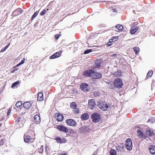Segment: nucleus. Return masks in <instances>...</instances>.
I'll return each mask as SVG.
<instances>
[{
  "label": "nucleus",
  "mask_w": 155,
  "mask_h": 155,
  "mask_svg": "<svg viewBox=\"0 0 155 155\" xmlns=\"http://www.w3.org/2000/svg\"><path fill=\"white\" fill-rule=\"evenodd\" d=\"M153 74V72L152 71H150L147 74V78L150 77Z\"/></svg>",
  "instance_id": "obj_29"
},
{
  "label": "nucleus",
  "mask_w": 155,
  "mask_h": 155,
  "mask_svg": "<svg viewBox=\"0 0 155 155\" xmlns=\"http://www.w3.org/2000/svg\"><path fill=\"white\" fill-rule=\"evenodd\" d=\"M146 134L147 135L150 136H152L153 134V133L151 130H148L146 131Z\"/></svg>",
  "instance_id": "obj_26"
},
{
  "label": "nucleus",
  "mask_w": 155,
  "mask_h": 155,
  "mask_svg": "<svg viewBox=\"0 0 155 155\" xmlns=\"http://www.w3.org/2000/svg\"><path fill=\"white\" fill-rule=\"evenodd\" d=\"M66 123L68 125L71 126H76L77 123L75 121L72 119H68L66 120Z\"/></svg>",
  "instance_id": "obj_9"
},
{
  "label": "nucleus",
  "mask_w": 155,
  "mask_h": 155,
  "mask_svg": "<svg viewBox=\"0 0 155 155\" xmlns=\"http://www.w3.org/2000/svg\"><path fill=\"white\" fill-rule=\"evenodd\" d=\"M55 140L57 143H65L66 142L65 139L64 138H61L58 137L55 138Z\"/></svg>",
  "instance_id": "obj_17"
},
{
  "label": "nucleus",
  "mask_w": 155,
  "mask_h": 155,
  "mask_svg": "<svg viewBox=\"0 0 155 155\" xmlns=\"http://www.w3.org/2000/svg\"><path fill=\"white\" fill-rule=\"evenodd\" d=\"M110 155H117V152L114 149H111L110 151Z\"/></svg>",
  "instance_id": "obj_28"
},
{
  "label": "nucleus",
  "mask_w": 155,
  "mask_h": 155,
  "mask_svg": "<svg viewBox=\"0 0 155 155\" xmlns=\"http://www.w3.org/2000/svg\"><path fill=\"white\" fill-rule=\"evenodd\" d=\"M55 116L57 117V120L58 121H61L63 120L64 117L61 114H60L58 113L55 114Z\"/></svg>",
  "instance_id": "obj_14"
},
{
  "label": "nucleus",
  "mask_w": 155,
  "mask_h": 155,
  "mask_svg": "<svg viewBox=\"0 0 155 155\" xmlns=\"http://www.w3.org/2000/svg\"><path fill=\"white\" fill-rule=\"evenodd\" d=\"M116 28L117 29L119 30H121L123 29V27L122 26L120 25H118L116 26Z\"/></svg>",
  "instance_id": "obj_30"
},
{
  "label": "nucleus",
  "mask_w": 155,
  "mask_h": 155,
  "mask_svg": "<svg viewBox=\"0 0 155 155\" xmlns=\"http://www.w3.org/2000/svg\"><path fill=\"white\" fill-rule=\"evenodd\" d=\"M60 155H67L66 153H64L62 154H61Z\"/></svg>",
  "instance_id": "obj_49"
},
{
  "label": "nucleus",
  "mask_w": 155,
  "mask_h": 155,
  "mask_svg": "<svg viewBox=\"0 0 155 155\" xmlns=\"http://www.w3.org/2000/svg\"><path fill=\"white\" fill-rule=\"evenodd\" d=\"M98 106L100 108L104 111L107 110L108 107V105L105 103H99Z\"/></svg>",
  "instance_id": "obj_8"
},
{
  "label": "nucleus",
  "mask_w": 155,
  "mask_h": 155,
  "mask_svg": "<svg viewBox=\"0 0 155 155\" xmlns=\"http://www.w3.org/2000/svg\"><path fill=\"white\" fill-rule=\"evenodd\" d=\"M43 146H41L40 149L41 150V151H40V153H42L43 151Z\"/></svg>",
  "instance_id": "obj_42"
},
{
  "label": "nucleus",
  "mask_w": 155,
  "mask_h": 155,
  "mask_svg": "<svg viewBox=\"0 0 155 155\" xmlns=\"http://www.w3.org/2000/svg\"><path fill=\"white\" fill-rule=\"evenodd\" d=\"M118 38L117 36L113 37L112 39H110V40H113V41H116L118 39Z\"/></svg>",
  "instance_id": "obj_37"
},
{
  "label": "nucleus",
  "mask_w": 155,
  "mask_h": 155,
  "mask_svg": "<svg viewBox=\"0 0 155 155\" xmlns=\"http://www.w3.org/2000/svg\"><path fill=\"white\" fill-rule=\"evenodd\" d=\"M4 140H2L0 141V146L4 144Z\"/></svg>",
  "instance_id": "obj_40"
},
{
  "label": "nucleus",
  "mask_w": 155,
  "mask_h": 155,
  "mask_svg": "<svg viewBox=\"0 0 155 155\" xmlns=\"http://www.w3.org/2000/svg\"><path fill=\"white\" fill-rule=\"evenodd\" d=\"M116 147V150L118 152L121 153L124 150V147L123 144H121L120 145H117Z\"/></svg>",
  "instance_id": "obj_12"
},
{
  "label": "nucleus",
  "mask_w": 155,
  "mask_h": 155,
  "mask_svg": "<svg viewBox=\"0 0 155 155\" xmlns=\"http://www.w3.org/2000/svg\"><path fill=\"white\" fill-rule=\"evenodd\" d=\"M38 101H42L43 99V94L42 92H40L38 94V97L37 98Z\"/></svg>",
  "instance_id": "obj_22"
},
{
  "label": "nucleus",
  "mask_w": 155,
  "mask_h": 155,
  "mask_svg": "<svg viewBox=\"0 0 155 155\" xmlns=\"http://www.w3.org/2000/svg\"><path fill=\"white\" fill-rule=\"evenodd\" d=\"M148 149L150 153L153 154H155V146L154 145H151L149 146Z\"/></svg>",
  "instance_id": "obj_15"
},
{
  "label": "nucleus",
  "mask_w": 155,
  "mask_h": 155,
  "mask_svg": "<svg viewBox=\"0 0 155 155\" xmlns=\"http://www.w3.org/2000/svg\"><path fill=\"white\" fill-rule=\"evenodd\" d=\"M71 106L72 108L74 109L77 107V105L75 102H72L71 104Z\"/></svg>",
  "instance_id": "obj_32"
},
{
  "label": "nucleus",
  "mask_w": 155,
  "mask_h": 155,
  "mask_svg": "<svg viewBox=\"0 0 155 155\" xmlns=\"http://www.w3.org/2000/svg\"><path fill=\"white\" fill-rule=\"evenodd\" d=\"M25 58H24L19 63V64H18L17 65L16 67L18 66H19L23 64L25 62Z\"/></svg>",
  "instance_id": "obj_34"
},
{
  "label": "nucleus",
  "mask_w": 155,
  "mask_h": 155,
  "mask_svg": "<svg viewBox=\"0 0 155 155\" xmlns=\"http://www.w3.org/2000/svg\"><path fill=\"white\" fill-rule=\"evenodd\" d=\"M74 112L75 113H78V111H79V109L77 108L76 107L75 108H74Z\"/></svg>",
  "instance_id": "obj_41"
},
{
  "label": "nucleus",
  "mask_w": 155,
  "mask_h": 155,
  "mask_svg": "<svg viewBox=\"0 0 155 155\" xmlns=\"http://www.w3.org/2000/svg\"><path fill=\"white\" fill-rule=\"evenodd\" d=\"M19 83V82L18 81H17L14 83L12 85V87L13 88L17 84H18Z\"/></svg>",
  "instance_id": "obj_35"
},
{
  "label": "nucleus",
  "mask_w": 155,
  "mask_h": 155,
  "mask_svg": "<svg viewBox=\"0 0 155 155\" xmlns=\"http://www.w3.org/2000/svg\"><path fill=\"white\" fill-rule=\"evenodd\" d=\"M22 103L21 101H18L15 104V106L18 108H19L22 105Z\"/></svg>",
  "instance_id": "obj_31"
},
{
  "label": "nucleus",
  "mask_w": 155,
  "mask_h": 155,
  "mask_svg": "<svg viewBox=\"0 0 155 155\" xmlns=\"http://www.w3.org/2000/svg\"><path fill=\"white\" fill-rule=\"evenodd\" d=\"M102 61L100 59L96 60L95 62V64L97 67H101Z\"/></svg>",
  "instance_id": "obj_24"
},
{
  "label": "nucleus",
  "mask_w": 155,
  "mask_h": 155,
  "mask_svg": "<svg viewBox=\"0 0 155 155\" xmlns=\"http://www.w3.org/2000/svg\"><path fill=\"white\" fill-rule=\"evenodd\" d=\"M59 36H60L59 35H55V38L56 39H58L59 38Z\"/></svg>",
  "instance_id": "obj_45"
},
{
  "label": "nucleus",
  "mask_w": 155,
  "mask_h": 155,
  "mask_svg": "<svg viewBox=\"0 0 155 155\" xmlns=\"http://www.w3.org/2000/svg\"><path fill=\"white\" fill-rule=\"evenodd\" d=\"M81 89L84 92H86L90 91V88L89 85L87 84L83 83L80 85Z\"/></svg>",
  "instance_id": "obj_5"
},
{
  "label": "nucleus",
  "mask_w": 155,
  "mask_h": 155,
  "mask_svg": "<svg viewBox=\"0 0 155 155\" xmlns=\"http://www.w3.org/2000/svg\"><path fill=\"white\" fill-rule=\"evenodd\" d=\"M125 146L126 149L130 151L132 149V143L131 140L130 138L127 139L125 142Z\"/></svg>",
  "instance_id": "obj_3"
},
{
  "label": "nucleus",
  "mask_w": 155,
  "mask_h": 155,
  "mask_svg": "<svg viewBox=\"0 0 155 155\" xmlns=\"http://www.w3.org/2000/svg\"><path fill=\"white\" fill-rule=\"evenodd\" d=\"M46 12L45 10H44L41 12L40 13V15H44L46 13Z\"/></svg>",
  "instance_id": "obj_38"
},
{
  "label": "nucleus",
  "mask_w": 155,
  "mask_h": 155,
  "mask_svg": "<svg viewBox=\"0 0 155 155\" xmlns=\"http://www.w3.org/2000/svg\"><path fill=\"white\" fill-rule=\"evenodd\" d=\"M57 129L59 131L65 133H67L69 131L67 127L62 125H60L57 126Z\"/></svg>",
  "instance_id": "obj_6"
},
{
  "label": "nucleus",
  "mask_w": 155,
  "mask_h": 155,
  "mask_svg": "<svg viewBox=\"0 0 155 155\" xmlns=\"http://www.w3.org/2000/svg\"><path fill=\"white\" fill-rule=\"evenodd\" d=\"M101 117L100 114L98 113H94L91 115L92 120L94 123L98 122L100 121Z\"/></svg>",
  "instance_id": "obj_2"
},
{
  "label": "nucleus",
  "mask_w": 155,
  "mask_h": 155,
  "mask_svg": "<svg viewBox=\"0 0 155 155\" xmlns=\"http://www.w3.org/2000/svg\"><path fill=\"white\" fill-rule=\"evenodd\" d=\"M113 41V40H110V39L109 40V42H110L111 43V42H112Z\"/></svg>",
  "instance_id": "obj_50"
},
{
  "label": "nucleus",
  "mask_w": 155,
  "mask_h": 155,
  "mask_svg": "<svg viewBox=\"0 0 155 155\" xmlns=\"http://www.w3.org/2000/svg\"><path fill=\"white\" fill-rule=\"evenodd\" d=\"M35 138H33L30 136L27 135L26 134L24 136V140L26 143L32 142L34 140Z\"/></svg>",
  "instance_id": "obj_7"
},
{
  "label": "nucleus",
  "mask_w": 155,
  "mask_h": 155,
  "mask_svg": "<svg viewBox=\"0 0 155 155\" xmlns=\"http://www.w3.org/2000/svg\"><path fill=\"white\" fill-rule=\"evenodd\" d=\"M38 13V11H37L35 12L32 16L31 19L33 20L37 16Z\"/></svg>",
  "instance_id": "obj_33"
},
{
  "label": "nucleus",
  "mask_w": 155,
  "mask_h": 155,
  "mask_svg": "<svg viewBox=\"0 0 155 155\" xmlns=\"http://www.w3.org/2000/svg\"><path fill=\"white\" fill-rule=\"evenodd\" d=\"M95 72L93 70H89L85 71L83 74L85 76L90 77L94 79Z\"/></svg>",
  "instance_id": "obj_4"
},
{
  "label": "nucleus",
  "mask_w": 155,
  "mask_h": 155,
  "mask_svg": "<svg viewBox=\"0 0 155 155\" xmlns=\"http://www.w3.org/2000/svg\"><path fill=\"white\" fill-rule=\"evenodd\" d=\"M92 49H87L85 50L84 52V54H88L90 52H92Z\"/></svg>",
  "instance_id": "obj_36"
},
{
  "label": "nucleus",
  "mask_w": 155,
  "mask_h": 155,
  "mask_svg": "<svg viewBox=\"0 0 155 155\" xmlns=\"http://www.w3.org/2000/svg\"><path fill=\"white\" fill-rule=\"evenodd\" d=\"M88 105L89 108L91 109H93L96 106L94 100L92 99L89 100L88 102Z\"/></svg>",
  "instance_id": "obj_10"
},
{
  "label": "nucleus",
  "mask_w": 155,
  "mask_h": 155,
  "mask_svg": "<svg viewBox=\"0 0 155 155\" xmlns=\"http://www.w3.org/2000/svg\"><path fill=\"white\" fill-rule=\"evenodd\" d=\"M118 72L117 71H115L114 73V75H116L117 76H118L119 75H120V74H118Z\"/></svg>",
  "instance_id": "obj_39"
},
{
  "label": "nucleus",
  "mask_w": 155,
  "mask_h": 155,
  "mask_svg": "<svg viewBox=\"0 0 155 155\" xmlns=\"http://www.w3.org/2000/svg\"><path fill=\"white\" fill-rule=\"evenodd\" d=\"M22 11H21V9L18 8L13 12L14 14H16V15H19L22 13Z\"/></svg>",
  "instance_id": "obj_25"
},
{
  "label": "nucleus",
  "mask_w": 155,
  "mask_h": 155,
  "mask_svg": "<svg viewBox=\"0 0 155 155\" xmlns=\"http://www.w3.org/2000/svg\"><path fill=\"white\" fill-rule=\"evenodd\" d=\"M34 122L37 124H38L41 122L40 116L38 114H36L34 116Z\"/></svg>",
  "instance_id": "obj_13"
},
{
  "label": "nucleus",
  "mask_w": 155,
  "mask_h": 155,
  "mask_svg": "<svg viewBox=\"0 0 155 155\" xmlns=\"http://www.w3.org/2000/svg\"><path fill=\"white\" fill-rule=\"evenodd\" d=\"M34 110V109H32V112H31V113H33V112H33V110Z\"/></svg>",
  "instance_id": "obj_51"
},
{
  "label": "nucleus",
  "mask_w": 155,
  "mask_h": 155,
  "mask_svg": "<svg viewBox=\"0 0 155 155\" xmlns=\"http://www.w3.org/2000/svg\"><path fill=\"white\" fill-rule=\"evenodd\" d=\"M116 55L115 54H113V56H116Z\"/></svg>",
  "instance_id": "obj_52"
},
{
  "label": "nucleus",
  "mask_w": 155,
  "mask_h": 155,
  "mask_svg": "<svg viewBox=\"0 0 155 155\" xmlns=\"http://www.w3.org/2000/svg\"><path fill=\"white\" fill-rule=\"evenodd\" d=\"M133 49L136 54H139V52L140 51L139 48L137 47H134L133 48Z\"/></svg>",
  "instance_id": "obj_27"
},
{
  "label": "nucleus",
  "mask_w": 155,
  "mask_h": 155,
  "mask_svg": "<svg viewBox=\"0 0 155 155\" xmlns=\"http://www.w3.org/2000/svg\"><path fill=\"white\" fill-rule=\"evenodd\" d=\"M89 118V115L87 113H85L82 114L81 117V119L83 120H86L88 119Z\"/></svg>",
  "instance_id": "obj_18"
},
{
  "label": "nucleus",
  "mask_w": 155,
  "mask_h": 155,
  "mask_svg": "<svg viewBox=\"0 0 155 155\" xmlns=\"http://www.w3.org/2000/svg\"><path fill=\"white\" fill-rule=\"evenodd\" d=\"M6 50L5 49V48H2V50H1L0 52H2L5 51Z\"/></svg>",
  "instance_id": "obj_46"
},
{
  "label": "nucleus",
  "mask_w": 155,
  "mask_h": 155,
  "mask_svg": "<svg viewBox=\"0 0 155 155\" xmlns=\"http://www.w3.org/2000/svg\"><path fill=\"white\" fill-rule=\"evenodd\" d=\"M138 29L137 27H133L130 30V33L132 34H134Z\"/></svg>",
  "instance_id": "obj_23"
},
{
  "label": "nucleus",
  "mask_w": 155,
  "mask_h": 155,
  "mask_svg": "<svg viewBox=\"0 0 155 155\" xmlns=\"http://www.w3.org/2000/svg\"><path fill=\"white\" fill-rule=\"evenodd\" d=\"M102 77V75L100 73L95 72L94 79H99Z\"/></svg>",
  "instance_id": "obj_20"
},
{
  "label": "nucleus",
  "mask_w": 155,
  "mask_h": 155,
  "mask_svg": "<svg viewBox=\"0 0 155 155\" xmlns=\"http://www.w3.org/2000/svg\"><path fill=\"white\" fill-rule=\"evenodd\" d=\"M113 11L114 12H117L116 11V10L114 9H113Z\"/></svg>",
  "instance_id": "obj_48"
},
{
  "label": "nucleus",
  "mask_w": 155,
  "mask_h": 155,
  "mask_svg": "<svg viewBox=\"0 0 155 155\" xmlns=\"http://www.w3.org/2000/svg\"><path fill=\"white\" fill-rule=\"evenodd\" d=\"M24 107L26 109H28L31 107V105L29 102H25L23 104Z\"/></svg>",
  "instance_id": "obj_21"
},
{
  "label": "nucleus",
  "mask_w": 155,
  "mask_h": 155,
  "mask_svg": "<svg viewBox=\"0 0 155 155\" xmlns=\"http://www.w3.org/2000/svg\"><path fill=\"white\" fill-rule=\"evenodd\" d=\"M137 135L139 138H142L145 137V135L140 130H138L137 132Z\"/></svg>",
  "instance_id": "obj_19"
},
{
  "label": "nucleus",
  "mask_w": 155,
  "mask_h": 155,
  "mask_svg": "<svg viewBox=\"0 0 155 155\" xmlns=\"http://www.w3.org/2000/svg\"><path fill=\"white\" fill-rule=\"evenodd\" d=\"M112 44L110 42H109L107 44V47H109L111 46L112 45Z\"/></svg>",
  "instance_id": "obj_43"
},
{
  "label": "nucleus",
  "mask_w": 155,
  "mask_h": 155,
  "mask_svg": "<svg viewBox=\"0 0 155 155\" xmlns=\"http://www.w3.org/2000/svg\"><path fill=\"white\" fill-rule=\"evenodd\" d=\"M47 10H48V9H47Z\"/></svg>",
  "instance_id": "obj_53"
},
{
  "label": "nucleus",
  "mask_w": 155,
  "mask_h": 155,
  "mask_svg": "<svg viewBox=\"0 0 155 155\" xmlns=\"http://www.w3.org/2000/svg\"><path fill=\"white\" fill-rule=\"evenodd\" d=\"M61 52H58L50 56V58L51 59H54L59 57L61 54Z\"/></svg>",
  "instance_id": "obj_16"
},
{
  "label": "nucleus",
  "mask_w": 155,
  "mask_h": 155,
  "mask_svg": "<svg viewBox=\"0 0 155 155\" xmlns=\"http://www.w3.org/2000/svg\"><path fill=\"white\" fill-rule=\"evenodd\" d=\"M9 45H10V43H9L8 45H7L5 47V48H5V49L6 50L7 48H8V47H9Z\"/></svg>",
  "instance_id": "obj_47"
},
{
  "label": "nucleus",
  "mask_w": 155,
  "mask_h": 155,
  "mask_svg": "<svg viewBox=\"0 0 155 155\" xmlns=\"http://www.w3.org/2000/svg\"><path fill=\"white\" fill-rule=\"evenodd\" d=\"M114 85L117 88H121L123 86L122 80L119 78L115 79L114 81Z\"/></svg>",
  "instance_id": "obj_1"
},
{
  "label": "nucleus",
  "mask_w": 155,
  "mask_h": 155,
  "mask_svg": "<svg viewBox=\"0 0 155 155\" xmlns=\"http://www.w3.org/2000/svg\"><path fill=\"white\" fill-rule=\"evenodd\" d=\"M11 110L10 109H9L8 110V112H7V114L8 115H9V114H10V113L11 112Z\"/></svg>",
  "instance_id": "obj_44"
},
{
  "label": "nucleus",
  "mask_w": 155,
  "mask_h": 155,
  "mask_svg": "<svg viewBox=\"0 0 155 155\" xmlns=\"http://www.w3.org/2000/svg\"><path fill=\"white\" fill-rule=\"evenodd\" d=\"M16 126L18 128L21 127L23 125V123L22 119L20 118H17L15 121Z\"/></svg>",
  "instance_id": "obj_11"
}]
</instances>
